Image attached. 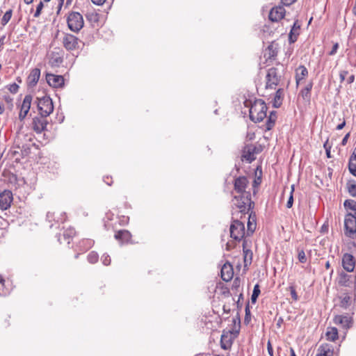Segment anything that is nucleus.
<instances>
[{
    "instance_id": "nucleus-1",
    "label": "nucleus",
    "mask_w": 356,
    "mask_h": 356,
    "mask_svg": "<svg viewBox=\"0 0 356 356\" xmlns=\"http://www.w3.org/2000/svg\"><path fill=\"white\" fill-rule=\"evenodd\" d=\"M245 106L250 108V119L254 122H259L266 117L267 106L264 101L261 99H255L253 103L251 102H245Z\"/></svg>"
},
{
    "instance_id": "nucleus-2",
    "label": "nucleus",
    "mask_w": 356,
    "mask_h": 356,
    "mask_svg": "<svg viewBox=\"0 0 356 356\" xmlns=\"http://www.w3.org/2000/svg\"><path fill=\"white\" fill-rule=\"evenodd\" d=\"M233 201L234 204L239 209L238 212L242 214L248 213L251 205L254 204V202L251 201L250 193L235 196Z\"/></svg>"
},
{
    "instance_id": "nucleus-3",
    "label": "nucleus",
    "mask_w": 356,
    "mask_h": 356,
    "mask_svg": "<svg viewBox=\"0 0 356 356\" xmlns=\"http://www.w3.org/2000/svg\"><path fill=\"white\" fill-rule=\"evenodd\" d=\"M67 23L68 28L74 33H78L84 24L83 16L78 12H72L69 14Z\"/></svg>"
},
{
    "instance_id": "nucleus-4",
    "label": "nucleus",
    "mask_w": 356,
    "mask_h": 356,
    "mask_svg": "<svg viewBox=\"0 0 356 356\" xmlns=\"http://www.w3.org/2000/svg\"><path fill=\"white\" fill-rule=\"evenodd\" d=\"M38 99V108L40 115L42 117L49 116L54 111L52 99L48 96H43Z\"/></svg>"
},
{
    "instance_id": "nucleus-5",
    "label": "nucleus",
    "mask_w": 356,
    "mask_h": 356,
    "mask_svg": "<svg viewBox=\"0 0 356 356\" xmlns=\"http://www.w3.org/2000/svg\"><path fill=\"white\" fill-rule=\"evenodd\" d=\"M230 236L236 241H241L245 236L244 223L238 220H234L230 226Z\"/></svg>"
},
{
    "instance_id": "nucleus-6",
    "label": "nucleus",
    "mask_w": 356,
    "mask_h": 356,
    "mask_svg": "<svg viewBox=\"0 0 356 356\" xmlns=\"http://www.w3.org/2000/svg\"><path fill=\"white\" fill-rule=\"evenodd\" d=\"M81 40L71 33H64L62 39L63 47L67 51H74L79 47Z\"/></svg>"
},
{
    "instance_id": "nucleus-7",
    "label": "nucleus",
    "mask_w": 356,
    "mask_h": 356,
    "mask_svg": "<svg viewBox=\"0 0 356 356\" xmlns=\"http://www.w3.org/2000/svg\"><path fill=\"white\" fill-rule=\"evenodd\" d=\"M345 234L352 237L356 233V216L348 213L344 220Z\"/></svg>"
},
{
    "instance_id": "nucleus-8",
    "label": "nucleus",
    "mask_w": 356,
    "mask_h": 356,
    "mask_svg": "<svg viewBox=\"0 0 356 356\" xmlns=\"http://www.w3.org/2000/svg\"><path fill=\"white\" fill-rule=\"evenodd\" d=\"M280 76L278 75L277 69L271 67L268 69L266 74V88L274 89L278 85Z\"/></svg>"
},
{
    "instance_id": "nucleus-9",
    "label": "nucleus",
    "mask_w": 356,
    "mask_h": 356,
    "mask_svg": "<svg viewBox=\"0 0 356 356\" xmlns=\"http://www.w3.org/2000/svg\"><path fill=\"white\" fill-rule=\"evenodd\" d=\"M13 201V193L10 190H4L0 193V209L6 211L8 209Z\"/></svg>"
},
{
    "instance_id": "nucleus-10",
    "label": "nucleus",
    "mask_w": 356,
    "mask_h": 356,
    "mask_svg": "<svg viewBox=\"0 0 356 356\" xmlns=\"http://www.w3.org/2000/svg\"><path fill=\"white\" fill-rule=\"evenodd\" d=\"M45 118L40 115V117L35 116L33 118L32 128L37 134H41L46 129L48 122Z\"/></svg>"
},
{
    "instance_id": "nucleus-11",
    "label": "nucleus",
    "mask_w": 356,
    "mask_h": 356,
    "mask_svg": "<svg viewBox=\"0 0 356 356\" xmlns=\"http://www.w3.org/2000/svg\"><path fill=\"white\" fill-rule=\"evenodd\" d=\"M250 241L245 239L243 241V261H244V267H248L252 261L253 253L252 251L250 249Z\"/></svg>"
},
{
    "instance_id": "nucleus-12",
    "label": "nucleus",
    "mask_w": 356,
    "mask_h": 356,
    "mask_svg": "<svg viewBox=\"0 0 356 356\" xmlns=\"http://www.w3.org/2000/svg\"><path fill=\"white\" fill-rule=\"evenodd\" d=\"M32 99L33 97L31 95H26L24 97L22 104L21 106L20 112L19 113V119L21 121H23L27 115L31 108Z\"/></svg>"
},
{
    "instance_id": "nucleus-13",
    "label": "nucleus",
    "mask_w": 356,
    "mask_h": 356,
    "mask_svg": "<svg viewBox=\"0 0 356 356\" xmlns=\"http://www.w3.org/2000/svg\"><path fill=\"white\" fill-rule=\"evenodd\" d=\"M261 149L259 147H256L252 145H247L244 148L243 156L246 161H248L249 163H251L255 159L254 155L259 153Z\"/></svg>"
},
{
    "instance_id": "nucleus-14",
    "label": "nucleus",
    "mask_w": 356,
    "mask_h": 356,
    "mask_svg": "<svg viewBox=\"0 0 356 356\" xmlns=\"http://www.w3.org/2000/svg\"><path fill=\"white\" fill-rule=\"evenodd\" d=\"M342 266L346 271L353 272L355 268V257L349 253L344 254L342 257Z\"/></svg>"
},
{
    "instance_id": "nucleus-15",
    "label": "nucleus",
    "mask_w": 356,
    "mask_h": 356,
    "mask_svg": "<svg viewBox=\"0 0 356 356\" xmlns=\"http://www.w3.org/2000/svg\"><path fill=\"white\" fill-rule=\"evenodd\" d=\"M285 9L283 6L273 7L269 13V19L272 22H278L284 18Z\"/></svg>"
},
{
    "instance_id": "nucleus-16",
    "label": "nucleus",
    "mask_w": 356,
    "mask_h": 356,
    "mask_svg": "<svg viewBox=\"0 0 356 356\" xmlns=\"http://www.w3.org/2000/svg\"><path fill=\"white\" fill-rule=\"evenodd\" d=\"M63 62V51L60 48L51 53L49 63L51 66H59Z\"/></svg>"
},
{
    "instance_id": "nucleus-17",
    "label": "nucleus",
    "mask_w": 356,
    "mask_h": 356,
    "mask_svg": "<svg viewBox=\"0 0 356 356\" xmlns=\"http://www.w3.org/2000/svg\"><path fill=\"white\" fill-rule=\"evenodd\" d=\"M46 80L48 84L54 88L61 87L64 84V79L60 75L47 74Z\"/></svg>"
},
{
    "instance_id": "nucleus-18",
    "label": "nucleus",
    "mask_w": 356,
    "mask_h": 356,
    "mask_svg": "<svg viewBox=\"0 0 356 356\" xmlns=\"http://www.w3.org/2000/svg\"><path fill=\"white\" fill-rule=\"evenodd\" d=\"M248 184V181L245 177H239L235 179L234 189L236 192L241 193V195L249 193L248 192L245 191Z\"/></svg>"
},
{
    "instance_id": "nucleus-19",
    "label": "nucleus",
    "mask_w": 356,
    "mask_h": 356,
    "mask_svg": "<svg viewBox=\"0 0 356 356\" xmlns=\"http://www.w3.org/2000/svg\"><path fill=\"white\" fill-rule=\"evenodd\" d=\"M334 323L337 325H341L345 329H348L351 326L352 320L349 316L338 315L334 317Z\"/></svg>"
},
{
    "instance_id": "nucleus-20",
    "label": "nucleus",
    "mask_w": 356,
    "mask_h": 356,
    "mask_svg": "<svg viewBox=\"0 0 356 356\" xmlns=\"http://www.w3.org/2000/svg\"><path fill=\"white\" fill-rule=\"evenodd\" d=\"M353 283V277L344 272L339 275L338 284L343 286H350Z\"/></svg>"
},
{
    "instance_id": "nucleus-21",
    "label": "nucleus",
    "mask_w": 356,
    "mask_h": 356,
    "mask_svg": "<svg viewBox=\"0 0 356 356\" xmlns=\"http://www.w3.org/2000/svg\"><path fill=\"white\" fill-rule=\"evenodd\" d=\"M40 76V70L38 68H34L31 70L27 78V83L29 86H35Z\"/></svg>"
},
{
    "instance_id": "nucleus-22",
    "label": "nucleus",
    "mask_w": 356,
    "mask_h": 356,
    "mask_svg": "<svg viewBox=\"0 0 356 356\" xmlns=\"http://www.w3.org/2000/svg\"><path fill=\"white\" fill-rule=\"evenodd\" d=\"M334 351L332 345L323 343L318 348V353L316 356H333Z\"/></svg>"
},
{
    "instance_id": "nucleus-23",
    "label": "nucleus",
    "mask_w": 356,
    "mask_h": 356,
    "mask_svg": "<svg viewBox=\"0 0 356 356\" xmlns=\"http://www.w3.org/2000/svg\"><path fill=\"white\" fill-rule=\"evenodd\" d=\"M308 76V70L304 65H300L296 71V82L298 86L301 81Z\"/></svg>"
},
{
    "instance_id": "nucleus-24",
    "label": "nucleus",
    "mask_w": 356,
    "mask_h": 356,
    "mask_svg": "<svg viewBox=\"0 0 356 356\" xmlns=\"http://www.w3.org/2000/svg\"><path fill=\"white\" fill-rule=\"evenodd\" d=\"M131 234L126 229L120 230L115 234V238L120 241L122 243H128L131 240Z\"/></svg>"
},
{
    "instance_id": "nucleus-25",
    "label": "nucleus",
    "mask_w": 356,
    "mask_h": 356,
    "mask_svg": "<svg viewBox=\"0 0 356 356\" xmlns=\"http://www.w3.org/2000/svg\"><path fill=\"white\" fill-rule=\"evenodd\" d=\"M233 277L232 267L230 264H225L221 268V277L225 282H229Z\"/></svg>"
},
{
    "instance_id": "nucleus-26",
    "label": "nucleus",
    "mask_w": 356,
    "mask_h": 356,
    "mask_svg": "<svg viewBox=\"0 0 356 356\" xmlns=\"http://www.w3.org/2000/svg\"><path fill=\"white\" fill-rule=\"evenodd\" d=\"M232 340L229 333H223L220 339V347L224 350H229L231 348Z\"/></svg>"
},
{
    "instance_id": "nucleus-27",
    "label": "nucleus",
    "mask_w": 356,
    "mask_h": 356,
    "mask_svg": "<svg viewBox=\"0 0 356 356\" xmlns=\"http://www.w3.org/2000/svg\"><path fill=\"white\" fill-rule=\"evenodd\" d=\"M300 28V26L299 25H297L296 22L293 24V26H292L291 31L289 34V43H294L297 40L298 35H299Z\"/></svg>"
},
{
    "instance_id": "nucleus-28",
    "label": "nucleus",
    "mask_w": 356,
    "mask_h": 356,
    "mask_svg": "<svg viewBox=\"0 0 356 356\" xmlns=\"http://www.w3.org/2000/svg\"><path fill=\"white\" fill-rule=\"evenodd\" d=\"M313 87L312 81L309 82L307 86L301 90L300 95L304 99L309 100L311 97V90Z\"/></svg>"
},
{
    "instance_id": "nucleus-29",
    "label": "nucleus",
    "mask_w": 356,
    "mask_h": 356,
    "mask_svg": "<svg viewBox=\"0 0 356 356\" xmlns=\"http://www.w3.org/2000/svg\"><path fill=\"white\" fill-rule=\"evenodd\" d=\"M277 119V113L276 111H273L270 113V115L267 120L266 124V129L267 131L270 130L275 125V120Z\"/></svg>"
},
{
    "instance_id": "nucleus-30",
    "label": "nucleus",
    "mask_w": 356,
    "mask_h": 356,
    "mask_svg": "<svg viewBox=\"0 0 356 356\" xmlns=\"http://www.w3.org/2000/svg\"><path fill=\"white\" fill-rule=\"evenodd\" d=\"M325 336L327 340L334 341L338 339L337 329L336 327H328Z\"/></svg>"
},
{
    "instance_id": "nucleus-31",
    "label": "nucleus",
    "mask_w": 356,
    "mask_h": 356,
    "mask_svg": "<svg viewBox=\"0 0 356 356\" xmlns=\"http://www.w3.org/2000/svg\"><path fill=\"white\" fill-rule=\"evenodd\" d=\"M339 305L343 309L348 308L351 305V298L348 294H344L340 298Z\"/></svg>"
},
{
    "instance_id": "nucleus-32",
    "label": "nucleus",
    "mask_w": 356,
    "mask_h": 356,
    "mask_svg": "<svg viewBox=\"0 0 356 356\" xmlns=\"http://www.w3.org/2000/svg\"><path fill=\"white\" fill-rule=\"evenodd\" d=\"M283 95V90L278 89L276 91L275 96L274 97L273 106L275 108L280 107L281 104V99Z\"/></svg>"
},
{
    "instance_id": "nucleus-33",
    "label": "nucleus",
    "mask_w": 356,
    "mask_h": 356,
    "mask_svg": "<svg viewBox=\"0 0 356 356\" xmlns=\"http://www.w3.org/2000/svg\"><path fill=\"white\" fill-rule=\"evenodd\" d=\"M346 188L351 196L356 197V182L355 181H349L346 184Z\"/></svg>"
},
{
    "instance_id": "nucleus-34",
    "label": "nucleus",
    "mask_w": 356,
    "mask_h": 356,
    "mask_svg": "<svg viewBox=\"0 0 356 356\" xmlns=\"http://www.w3.org/2000/svg\"><path fill=\"white\" fill-rule=\"evenodd\" d=\"M343 206L346 209L355 211V215H356V202L355 200H346L343 203Z\"/></svg>"
},
{
    "instance_id": "nucleus-35",
    "label": "nucleus",
    "mask_w": 356,
    "mask_h": 356,
    "mask_svg": "<svg viewBox=\"0 0 356 356\" xmlns=\"http://www.w3.org/2000/svg\"><path fill=\"white\" fill-rule=\"evenodd\" d=\"M260 289H259V284H256L254 286V289H253V291H252V296H251V301L252 303H254L256 301H257V299L259 296V295L260 294Z\"/></svg>"
},
{
    "instance_id": "nucleus-36",
    "label": "nucleus",
    "mask_w": 356,
    "mask_h": 356,
    "mask_svg": "<svg viewBox=\"0 0 356 356\" xmlns=\"http://www.w3.org/2000/svg\"><path fill=\"white\" fill-rule=\"evenodd\" d=\"M98 259H99V256H98L97 253L94 251L90 252L88 254V257H87V259H88V262L90 264H95L96 262H97Z\"/></svg>"
},
{
    "instance_id": "nucleus-37",
    "label": "nucleus",
    "mask_w": 356,
    "mask_h": 356,
    "mask_svg": "<svg viewBox=\"0 0 356 356\" xmlns=\"http://www.w3.org/2000/svg\"><path fill=\"white\" fill-rule=\"evenodd\" d=\"M12 13H13V10L11 9L7 10L4 13V15L1 19V24L3 25H6L10 21V19H11V17H12Z\"/></svg>"
},
{
    "instance_id": "nucleus-38",
    "label": "nucleus",
    "mask_w": 356,
    "mask_h": 356,
    "mask_svg": "<svg viewBox=\"0 0 356 356\" xmlns=\"http://www.w3.org/2000/svg\"><path fill=\"white\" fill-rule=\"evenodd\" d=\"M348 168L350 172L356 177V160L349 159Z\"/></svg>"
},
{
    "instance_id": "nucleus-39",
    "label": "nucleus",
    "mask_w": 356,
    "mask_h": 356,
    "mask_svg": "<svg viewBox=\"0 0 356 356\" xmlns=\"http://www.w3.org/2000/svg\"><path fill=\"white\" fill-rule=\"evenodd\" d=\"M293 191H294V186L292 185L291 188L290 196H289V200L286 203V207L289 209L291 208L293 206Z\"/></svg>"
},
{
    "instance_id": "nucleus-40",
    "label": "nucleus",
    "mask_w": 356,
    "mask_h": 356,
    "mask_svg": "<svg viewBox=\"0 0 356 356\" xmlns=\"http://www.w3.org/2000/svg\"><path fill=\"white\" fill-rule=\"evenodd\" d=\"M298 259L302 264H305L307 261L306 255L303 250H298Z\"/></svg>"
},
{
    "instance_id": "nucleus-41",
    "label": "nucleus",
    "mask_w": 356,
    "mask_h": 356,
    "mask_svg": "<svg viewBox=\"0 0 356 356\" xmlns=\"http://www.w3.org/2000/svg\"><path fill=\"white\" fill-rule=\"evenodd\" d=\"M43 7H44L43 2L40 1V3L38 4V6L36 7V10H35V12L33 15L35 17H38L40 15Z\"/></svg>"
},
{
    "instance_id": "nucleus-42",
    "label": "nucleus",
    "mask_w": 356,
    "mask_h": 356,
    "mask_svg": "<svg viewBox=\"0 0 356 356\" xmlns=\"http://www.w3.org/2000/svg\"><path fill=\"white\" fill-rule=\"evenodd\" d=\"M289 291H290V293H291V298H293V300H298V294L296 291V289H295V286H289Z\"/></svg>"
},
{
    "instance_id": "nucleus-43",
    "label": "nucleus",
    "mask_w": 356,
    "mask_h": 356,
    "mask_svg": "<svg viewBox=\"0 0 356 356\" xmlns=\"http://www.w3.org/2000/svg\"><path fill=\"white\" fill-rule=\"evenodd\" d=\"M102 261L104 265L108 266L111 264V258L108 254H103L102 257Z\"/></svg>"
},
{
    "instance_id": "nucleus-44",
    "label": "nucleus",
    "mask_w": 356,
    "mask_h": 356,
    "mask_svg": "<svg viewBox=\"0 0 356 356\" xmlns=\"http://www.w3.org/2000/svg\"><path fill=\"white\" fill-rule=\"evenodd\" d=\"M5 284V280L1 277H0V296L6 295L7 292L3 291Z\"/></svg>"
},
{
    "instance_id": "nucleus-45",
    "label": "nucleus",
    "mask_w": 356,
    "mask_h": 356,
    "mask_svg": "<svg viewBox=\"0 0 356 356\" xmlns=\"http://www.w3.org/2000/svg\"><path fill=\"white\" fill-rule=\"evenodd\" d=\"M8 89L12 93H16L18 91L19 86L16 83H13L10 85Z\"/></svg>"
},
{
    "instance_id": "nucleus-46",
    "label": "nucleus",
    "mask_w": 356,
    "mask_h": 356,
    "mask_svg": "<svg viewBox=\"0 0 356 356\" xmlns=\"http://www.w3.org/2000/svg\"><path fill=\"white\" fill-rule=\"evenodd\" d=\"M328 141L327 140L324 144V148L325 149V152L327 158H331L330 149L331 147L327 145Z\"/></svg>"
},
{
    "instance_id": "nucleus-47",
    "label": "nucleus",
    "mask_w": 356,
    "mask_h": 356,
    "mask_svg": "<svg viewBox=\"0 0 356 356\" xmlns=\"http://www.w3.org/2000/svg\"><path fill=\"white\" fill-rule=\"evenodd\" d=\"M338 48H339V44L338 43H335L333 45V47L332 48V50L329 53V55H330V56L334 55L337 53Z\"/></svg>"
},
{
    "instance_id": "nucleus-48",
    "label": "nucleus",
    "mask_w": 356,
    "mask_h": 356,
    "mask_svg": "<svg viewBox=\"0 0 356 356\" xmlns=\"http://www.w3.org/2000/svg\"><path fill=\"white\" fill-rule=\"evenodd\" d=\"M348 74V71H346V70L341 71V72L339 74L341 82H343L345 80L346 76Z\"/></svg>"
},
{
    "instance_id": "nucleus-49",
    "label": "nucleus",
    "mask_w": 356,
    "mask_h": 356,
    "mask_svg": "<svg viewBox=\"0 0 356 356\" xmlns=\"http://www.w3.org/2000/svg\"><path fill=\"white\" fill-rule=\"evenodd\" d=\"M5 101L9 104L10 109H12L13 108V98H11L10 96H5L4 97Z\"/></svg>"
},
{
    "instance_id": "nucleus-50",
    "label": "nucleus",
    "mask_w": 356,
    "mask_h": 356,
    "mask_svg": "<svg viewBox=\"0 0 356 356\" xmlns=\"http://www.w3.org/2000/svg\"><path fill=\"white\" fill-rule=\"evenodd\" d=\"M75 234V231L72 229H70L68 232H65L63 234V236L65 238L66 237H72L73 235H74Z\"/></svg>"
},
{
    "instance_id": "nucleus-51",
    "label": "nucleus",
    "mask_w": 356,
    "mask_h": 356,
    "mask_svg": "<svg viewBox=\"0 0 356 356\" xmlns=\"http://www.w3.org/2000/svg\"><path fill=\"white\" fill-rule=\"evenodd\" d=\"M250 316V311L249 308V304L248 303L245 306V321H248V316Z\"/></svg>"
},
{
    "instance_id": "nucleus-52",
    "label": "nucleus",
    "mask_w": 356,
    "mask_h": 356,
    "mask_svg": "<svg viewBox=\"0 0 356 356\" xmlns=\"http://www.w3.org/2000/svg\"><path fill=\"white\" fill-rule=\"evenodd\" d=\"M267 350H268V354L270 355V356H273V348H272V346L270 344V342L268 341V344H267Z\"/></svg>"
},
{
    "instance_id": "nucleus-53",
    "label": "nucleus",
    "mask_w": 356,
    "mask_h": 356,
    "mask_svg": "<svg viewBox=\"0 0 356 356\" xmlns=\"http://www.w3.org/2000/svg\"><path fill=\"white\" fill-rule=\"evenodd\" d=\"M296 0H281V2L284 5V6H290L291 5L292 3H293Z\"/></svg>"
},
{
    "instance_id": "nucleus-54",
    "label": "nucleus",
    "mask_w": 356,
    "mask_h": 356,
    "mask_svg": "<svg viewBox=\"0 0 356 356\" xmlns=\"http://www.w3.org/2000/svg\"><path fill=\"white\" fill-rule=\"evenodd\" d=\"M254 225L251 223V222L249 220L248 222V231H250L252 233L254 232Z\"/></svg>"
},
{
    "instance_id": "nucleus-55",
    "label": "nucleus",
    "mask_w": 356,
    "mask_h": 356,
    "mask_svg": "<svg viewBox=\"0 0 356 356\" xmlns=\"http://www.w3.org/2000/svg\"><path fill=\"white\" fill-rule=\"evenodd\" d=\"M345 125H346V120L343 119L342 122L337 126L336 129L341 130L345 127Z\"/></svg>"
},
{
    "instance_id": "nucleus-56",
    "label": "nucleus",
    "mask_w": 356,
    "mask_h": 356,
    "mask_svg": "<svg viewBox=\"0 0 356 356\" xmlns=\"http://www.w3.org/2000/svg\"><path fill=\"white\" fill-rule=\"evenodd\" d=\"M350 136V133H348L342 139V141H341V145H346V143H347V141H348V139Z\"/></svg>"
},
{
    "instance_id": "nucleus-57",
    "label": "nucleus",
    "mask_w": 356,
    "mask_h": 356,
    "mask_svg": "<svg viewBox=\"0 0 356 356\" xmlns=\"http://www.w3.org/2000/svg\"><path fill=\"white\" fill-rule=\"evenodd\" d=\"M91 1L94 4L100 6V5H102L105 2L106 0H91Z\"/></svg>"
},
{
    "instance_id": "nucleus-58",
    "label": "nucleus",
    "mask_w": 356,
    "mask_h": 356,
    "mask_svg": "<svg viewBox=\"0 0 356 356\" xmlns=\"http://www.w3.org/2000/svg\"><path fill=\"white\" fill-rule=\"evenodd\" d=\"M64 0H59L57 13L58 14L63 4Z\"/></svg>"
},
{
    "instance_id": "nucleus-59",
    "label": "nucleus",
    "mask_w": 356,
    "mask_h": 356,
    "mask_svg": "<svg viewBox=\"0 0 356 356\" xmlns=\"http://www.w3.org/2000/svg\"><path fill=\"white\" fill-rule=\"evenodd\" d=\"M350 159H355L356 160V147L354 149L352 155L350 157Z\"/></svg>"
},
{
    "instance_id": "nucleus-60",
    "label": "nucleus",
    "mask_w": 356,
    "mask_h": 356,
    "mask_svg": "<svg viewBox=\"0 0 356 356\" xmlns=\"http://www.w3.org/2000/svg\"><path fill=\"white\" fill-rule=\"evenodd\" d=\"M354 81H355V76H354V75H350V76L348 77V82L349 83H353Z\"/></svg>"
},
{
    "instance_id": "nucleus-61",
    "label": "nucleus",
    "mask_w": 356,
    "mask_h": 356,
    "mask_svg": "<svg viewBox=\"0 0 356 356\" xmlns=\"http://www.w3.org/2000/svg\"><path fill=\"white\" fill-rule=\"evenodd\" d=\"M291 356H296L293 348H290Z\"/></svg>"
},
{
    "instance_id": "nucleus-62",
    "label": "nucleus",
    "mask_w": 356,
    "mask_h": 356,
    "mask_svg": "<svg viewBox=\"0 0 356 356\" xmlns=\"http://www.w3.org/2000/svg\"><path fill=\"white\" fill-rule=\"evenodd\" d=\"M33 1V0H24V2L27 4V5H29L31 3H32Z\"/></svg>"
},
{
    "instance_id": "nucleus-63",
    "label": "nucleus",
    "mask_w": 356,
    "mask_h": 356,
    "mask_svg": "<svg viewBox=\"0 0 356 356\" xmlns=\"http://www.w3.org/2000/svg\"><path fill=\"white\" fill-rule=\"evenodd\" d=\"M232 248V247L229 245V243H227L226 244V250H227V251H229V250H230Z\"/></svg>"
},
{
    "instance_id": "nucleus-64",
    "label": "nucleus",
    "mask_w": 356,
    "mask_h": 356,
    "mask_svg": "<svg viewBox=\"0 0 356 356\" xmlns=\"http://www.w3.org/2000/svg\"><path fill=\"white\" fill-rule=\"evenodd\" d=\"M353 13L355 15H356V0H355V3L353 6Z\"/></svg>"
}]
</instances>
